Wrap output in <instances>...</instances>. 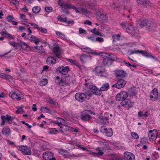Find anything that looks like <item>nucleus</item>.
Masks as SVG:
<instances>
[{
  "instance_id": "nucleus-1",
  "label": "nucleus",
  "mask_w": 160,
  "mask_h": 160,
  "mask_svg": "<svg viewBox=\"0 0 160 160\" xmlns=\"http://www.w3.org/2000/svg\"><path fill=\"white\" fill-rule=\"evenodd\" d=\"M128 53L129 55H131L134 53L137 54L138 53L142 54L147 58H152L156 61H158V59L155 57L151 55L150 53H148L146 51H144L142 50H137L134 49L132 50H129Z\"/></svg>"
},
{
  "instance_id": "nucleus-2",
  "label": "nucleus",
  "mask_w": 160,
  "mask_h": 160,
  "mask_svg": "<svg viewBox=\"0 0 160 160\" xmlns=\"http://www.w3.org/2000/svg\"><path fill=\"white\" fill-rule=\"evenodd\" d=\"M1 118L2 121L1 125L3 126L5 125V122H7L8 124H11L13 119V117H11L9 115L7 114L5 116H1Z\"/></svg>"
},
{
  "instance_id": "nucleus-3",
  "label": "nucleus",
  "mask_w": 160,
  "mask_h": 160,
  "mask_svg": "<svg viewBox=\"0 0 160 160\" xmlns=\"http://www.w3.org/2000/svg\"><path fill=\"white\" fill-rule=\"evenodd\" d=\"M10 97L12 99L20 100L23 98V95L17 91L11 92L9 94Z\"/></svg>"
},
{
  "instance_id": "nucleus-4",
  "label": "nucleus",
  "mask_w": 160,
  "mask_h": 160,
  "mask_svg": "<svg viewBox=\"0 0 160 160\" xmlns=\"http://www.w3.org/2000/svg\"><path fill=\"white\" fill-rule=\"evenodd\" d=\"M89 112L90 114H95V113L92 112L91 110H86L81 115V118L82 120L84 121H88L91 118V116L89 115L88 112Z\"/></svg>"
},
{
  "instance_id": "nucleus-5",
  "label": "nucleus",
  "mask_w": 160,
  "mask_h": 160,
  "mask_svg": "<svg viewBox=\"0 0 160 160\" xmlns=\"http://www.w3.org/2000/svg\"><path fill=\"white\" fill-rule=\"evenodd\" d=\"M104 54L107 55L108 56H106L105 58H104L103 60V64L104 65H111L112 61L116 58V57L115 56H113V57H108V56H110V54L106 53H104Z\"/></svg>"
},
{
  "instance_id": "nucleus-6",
  "label": "nucleus",
  "mask_w": 160,
  "mask_h": 160,
  "mask_svg": "<svg viewBox=\"0 0 160 160\" xmlns=\"http://www.w3.org/2000/svg\"><path fill=\"white\" fill-rule=\"evenodd\" d=\"M128 93L125 91H122L118 93L116 97L117 101H122L126 99L128 97Z\"/></svg>"
},
{
  "instance_id": "nucleus-7",
  "label": "nucleus",
  "mask_w": 160,
  "mask_h": 160,
  "mask_svg": "<svg viewBox=\"0 0 160 160\" xmlns=\"http://www.w3.org/2000/svg\"><path fill=\"white\" fill-rule=\"evenodd\" d=\"M126 83V81L123 79L118 80L117 83L114 84L112 86V87H115L118 89H120L124 87Z\"/></svg>"
},
{
  "instance_id": "nucleus-8",
  "label": "nucleus",
  "mask_w": 160,
  "mask_h": 160,
  "mask_svg": "<svg viewBox=\"0 0 160 160\" xmlns=\"http://www.w3.org/2000/svg\"><path fill=\"white\" fill-rule=\"evenodd\" d=\"M100 132L103 133H105L106 135L109 137H110L112 135L113 132L112 128H109L107 129L104 126L101 127Z\"/></svg>"
},
{
  "instance_id": "nucleus-9",
  "label": "nucleus",
  "mask_w": 160,
  "mask_h": 160,
  "mask_svg": "<svg viewBox=\"0 0 160 160\" xmlns=\"http://www.w3.org/2000/svg\"><path fill=\"white\" fill-rule=\"evenodd\" d=\"M18 150L21 151L24 154L30 155L31 154V151L29 148L25 146L19 147Z\"/></svg>"
},
{
  "instance_id": "nucleus-10",
  "label": "nucleus",
  "mask_w": 160,
  "mask_h": 160,
  "mask_svg": "<svg viewBox=\"0 0 160 160\" xmlns=\"http://www.w3.org/2000/svg\"><path fill=\"white\" fill-rule=\"evenodd\" d=\"M157 130H149L148 136L150 141L155 140L157 138Z\"/></svg>"
},
{
  "instance_id": "nucleus-11",
  "label": "nucleus",
  "mask_w": 160,
  "mask_h": 160,
  "mask_svg": "<svg viewBox=\"0 0 160 160\" xmlns=\"http://www.w3.org/2000/svg\"><path fill=\"white\" fill-rule=\"evenodd\" d=\"M42 156L45 160H56L55 158L53 157V153L50 152L44 153Z\"/></svg>"
},
{
  "instance_id": "nucleus-12",
  "label": "nucleus",
  "mask_w": 160,
  "mask_h": 160,
  "mask_svg": "<svg viewBox=\"0 0 160 160\" xmlns=\"http://www.w3.org/2000/svg\"><path fill=\"white\" fill-rule=\"evenodd\" d=\"M86 96L84 93H77L75 95V98L78 101L82 102L86 98Z\"/></svg>"
},
{
  "instance_id": "nucleus-13",
  "label": "nucleus",
  "mask_w": 160,
  "mask_h": 160,
  "mask_svg": "<svg viewBox=\"0 0 160 160\" xmlns=\"http://www.w3.org/2000/svg\"><path fill=\"white\" fill-rule=\"evenodd\" d=\"M121 104L126 108H131L133 106V103L130 100L126 99L122 101Z\"/></svg>"
},
{
  "instance_id": "nucleus-14",
  "label": "nucleus",
  "mask_w": 160,
  "mask_h": 160,
  "mask_svg": "<svg viewBox=\"0 0 160 160\" xmlns=\"http://www.w3.org/2000/svg\"><path fill=\"white\" fill-rule=\"evenodd\" d=\"M124 158L126 160H135L134 155L131 152H128L124 153Z\"/></svg>"
},
{
  "instance_id": "nucleus-15",
  "label": "nucleus",
  "mask_w": 160,
  "mask_h": 160,
  "mask_svg": "<svg viewBox=\"0 0 160 160\" xmlns=\"http://www.w3.org/2000/svg\"><path fill=\"white\" fill-rule=\"evenodd\" d=\"M156 26V24L154 20L152 19H147V27L148 29H152Z\"/></svg>"
},
{
  "instance_id": "nucleus-16",
  "label": "nucleus",
  "mask_w": 160,
  "mask_h": 160,
  "mask_svg": "<svg viewBox=\"0 0 160 160\" xmlns=\"http://www.w3.org/2000/svg\"><path fill=\"white\" fill-rule=\"evenodd\" d=\"M95 71L97 73L100 75L101 76H102L105 72V70L103 67L98 66L95 68Z\"/></svg>"
},
{
  "instance_id": "nucleus-17",
  "label": "nucleus",
  "mask_w": 160,
  "mask_h": 160,
  "mask_svg": "<svg viewBox=\"0 0 160 160\" xmlns=\"http://www.w3.org/2000/svg\"><path fill=\"white\" fill-rule=\"evenodd\" d=\"M89 88L93 94L98 95H100L101 94V91L94 86H90Z\"/></svg>"
},
{
  "instance_id": "nucleus-18",
  "label": "nucleus",
  "mask_w": 160,
  "mask_h": 160,
  "mask_svg": "<svg viewBox=\"0 0 160 160\" xmlns=\"http://www.w3.org/2000/svg\"><path fill=\"white\" fill-rule=\"evenodd\" d=\"M27 36V38L28 39L33 41L36 44H38L40 42V40L37 38L32 35L28 34Z\"/></svg>"
},
{
  "instance_id": "nucleus-19",
  "label": "nucleus",
  "mask_w": 160,
  "mask_h": 160,
  "mask_svg": "<svg viewBox=\"0 0 160 160\" xmlns=\"http://www.w3.org/2000/svg\"><path fill=\"white\" fill-rule=\"evenodd\" d=\"M51 122L54 123L58 125L61 128H62V127L61 126V125H65V120L60 118H58L57 119L56 121H52Z\"/></svg>"
},
{
  "instance_id": "nucleus-20",
  "label": "nucleus",
  "mask_w": 160,
  "mask_h": 160,
  "mask_svg": "<svg viewBox=\"0 0 160 160\" xmlns=\"http://www.w3.org/2000/svg\"><path fill=\"white\" fill-rule=\"evenodd\" d=\"M158 93L157 90L154 89L150 95L151 99L152 101H155L158 98Z\"/></svg>"
},
{
  "instance_id": "nucleus-21",
  "label": "nucleus",
  "mask_w": 160,
  "mask_h": 160,
  "mask_svg": "<svg viewBox=\"0 0 160 160\" xmlns=\"http://www.w3.org/2000/svg\"><path fill=\"white\" fill-rule=\"evenodd\" d=\"M69 70V67L68 66L64 67L62 66L57 68V71L64 75H66L68 72Z\"/></svg>"
},
{
  "instance_id": "nucleus-22",
  "label": "nucleus",
  "mask_w": 160,
  "mask_h": 160,
  "mask_svg": "<svg viewBox=\"0 0 160 160\" xmlns=\"http://www.w3.org/2000/svg\"><path fill=\"white\" fill-rule=\"evenodd\" d=\"M126 31L128 33L133 35H135V28L131 24H130L129 26L127 27Z\"/></svg>"
},
{
  "instance_id": "nucleus-23",
  "label": "nucleus",
  "mask_w": 160,
  "mask_h": 160,
  "mask_svg": "<svg viewBox=\"0 0 160 160\" xmlns=\"http://www.w3.org/2000/svg\"><path fill=\"white\" fill-rule=\"evenodd\" d=\"M126 74V72L121 70H118L115 73V76L117 77H124Z\"/></svg>"
},
{
  "instance_id": "nucleus-24",
  "label": "nucleus",
  "mask_w": 160,
  "mask_h": 160,
  "mask_svg": "<svg viewBox=\"0 0 160 160\" xmlns=\"http://www.w3.org/2000/svg\"><path fill=\"white\" fill-rule=\"evenodd\" d=\"M136 1L138 4L144 6H147L150 4L149 1L148 0H136Z\"/></svg>"
},
{
  "instance_id": "nucleus-25",
  "label": "nucleus",
  "mask_w": 160,
  "mask_h": 160,
  "mask_svg": "<svg viewBox=\"0 0 160 160\" xmlns=\"http://www.w3.org/2000/svg\"><path fill=\"white\" fill-rule=\"evenodd\" d=\"M0 34L2 36H3L5 38H9L11 39H13V38L12 36L10 34L8 33L6 30H3Z\"/></svg>"
},
{
  "instance_id": "nucleus-26",
  "label": "nucleus",
  "mask_w": 160,
  "mask_h": 160,
  "mask_svg": "<svg viewBox=\"0 0 160 160\" xmlns=\"http://www.w3.org/2000/svg\"><path fill=\"white\" fill-rule=\"evenodd\" d=\"M11 132L9 128L7 127L3 128L2 133L5 136H8L9 135Z\"/></svg>"
},
{
  "instance_id": "nucleus-27",
  "label": "nucleus",
  "mask_w": 160,
  "mask_h": 160,
  "mask_svg": "<svg viewBox=\"0 0 160 160\" xmlns=\"http://www.w3.org/2000/svg\"><path fill=\"white\" fill-rule=\"evenodd\" d=\"M108 119V117L103 116H100L98 119V121L102 124H105Z\"/></svg>"
},
{
  "instance_id": "nucleus-28",
  "label": "nucleus",
  "mask_w": 160,
  "mask_h": 160,
  "mask_svg": "<svg viewBox=\"0 0 160 160\" xmlns=\"http://www.w3.org/2000/svg\"><path fill=\"white\" fill-rule=\"evenodd\" d=\"M90 59V56L86 54L82 55L80 57V59L81 61L83 63L87 62Z\"/></svg>"
},
{
  "instance_id": "nucleus-29",
  "label": "nucleus",
  "mask_w": 160,
  "mask_h": 160,
  "mask_svg": "<svg viewBox=\"0 0 160 160\" xmlns=\"http://www.w3.org/2000/svg\"><path fill=\"white\" fill-rule=\"evenodd\" d=\"M47 62L48 64H55L56 62V59L52 57H49L47 58Z\"/></svg>"
},
{
  "instance_id": "nucleus-30",
  "label": "nucleus",
  "mask_w": 160,
  "mask_h": 160,
  "mask_svg": "<svg viewBox=\"0 0 160 160\" xmlns=\"http://www.w3.org/2000/svg\"><path fill=\"white\" fill-rule=\"evenodd\" d=\"M52 51L55 53V54L56 55V57L57 58H59L60 55L59 54L61 52L59 47H54L53 48Z\"/></svg>"
},
{
  "instance_id": "nucleus-31",
  "label": "nucleus",
  "mask_w": 160,
  "mask_h": 160,
  "mask_svg": "<svg viewBox=\"0 0 160 160\" xmlns=\"http://www.w3.org/2000/svg\"><path fill=\"white\" fill-rule=\"evenodd\" d=\"M109 88V85L108 83H106L103 84L102 86L101 87L100 89L99 90L102 91H107Z\"/></svg>"
},
{
  "instance_id": "nucleus-32",
  "label": "nucleus",
  "mask_w": 160,
  "mask_h": 160,
  "mask_svg": "<svg viewBox=\"0 0 160 160\" xmlns=\"http://www.w3.org/2000/svg\"><path fill=\"white\" fill-rule=\"evenodd\" d=\"M96 151L97 152L95 153V155H94L95 157L98 156H102L104 154L103 152L101 150H100V148L99 147H98L96 149Z\"/></svg>"
},
{
  "instance_id": "nucleus-33",
  "label": "nucleus",
  "mask_w": 160,
  "mask_h": 160,
  "mask_svg": "<svg viewBox=\"0 0 160 160\" xmlns=\"http://www.w3.org/2000/svg\"><path fill=\"white\" fill-rule=\"evenodd\" d=\"M24 50L26 49L29 47L27 44L24 42L22 41L19 42V46Z\"/></svg>"
},
{
  "instance_id": "nucleus-34",
  "label": "nucleus",
  "mask_w": 160,
  "mask_h": 160,
  "mask_svg": "<svg viewBox=\"0 0 160 160\" xmlns=\"http://www.w3.org/2000/svg\"><path fill=\"white\" fill-rule=\"evenodd\" d=\"M128 93L131 96H135L136 94V90L132 88L129 89Z\"/></svg>"
},
{
  "instance_id": "nucleus-35",
  "label": "nucleus",
  "mask_w": 160,
  "mask_h": 160,
  "mask_svg": "<svg viewBox=\"0 0 160 160\" xmlns=\"http://www.w3.org/2000/svg\"><path fill=\"white\" fill-rule=\"evenodd\" d=\"M99 17L102 22L107 20L108 19L107 16L105 14H100Z\"/></svg>"
},
{
  "instance_id": "nucleus-36",
  "label": "nucleus",
  "mask_w": 160,
  "mask_h": 160,
  "mask_svg": "<svg viewBox=\"0 0 160 160\" xmlns=\"http://www.w3.org/2000/svg\"><path fill=\"white\" fill-rule=\"evenodd\" d=\"M41 10L39 6L34 7L32 9L33 12L35 13H37L39 12Z\"/></svg>"
},
{
  "instance_id": "nucleus-37",
  "label": "nucleus",
  "mask_w": 160,
  "mask_h": 160,
  "mask_svg": "<svg viewBox=\"0 0 160 160\" xmlns=\"http://www.w3.org/2000/svg\"><path fill=\"white\" fill-rule=\"evenodd\" d=\"M91 32L98 36H101V33L98 31L97 30L96 28H94L93 29H92L91 30Z\"/></svg>"
},
{
  "instance_id": "nucleus-38",
  "label": "nucleus",
  "mask_w": 160,
  "mask_h": 160,
  "mask_svg": "<svg viewBox=\"0 0 160 160\" xmlns=\"http://www.w3.org/2000/svg\"><path fill=\"white\" fill-rule=\"evenodd\" d=\"M130 24L126 21H124L121 23V25L123 29H126L127 28L128 26H129Z\"/></svg>"
},
{
  "instance_id": "nucleus-39",
  "label": "nucleus",
  "mask_w": 160,
  "mask_h": 160,
  "mask_svg": "<svg viewBox=\"0 0 160 160\" xmlns=\"http://www.w3.org/2000/svg\"><path fill=\"white\" fill-rule=\"evenodd\" d=\"M147 19L143 20L140 23V26L142 28L144 26L147 27Z\"/></svg>"
},
{
  "instance_id": "nucleus-40",
  "label": "nucleus",
  "mask_w": 160,
  "mask_h": 160,
  "mask_svg": "<svg viewBox=\"0 0 160 160\" xmlns=\"http://www.w3.org/2000/svg\"><path fill=\"white\" fill-rule=\"evenodd\" d=\"M68 152L65 150L62 149H60L59 151V153L61 155H63L64 156H66L68 154Z\"/></svg>"
},
{
  "instance_id": "nucleus-41",
  "label": "nucleus",
  "mask_w": 160,
  "mask_h": 160,
  "mask_svg": "<svg viewBox=\"0 0 160 160\" xmlns=\"http://www.w3.org/2000/svg\"><path fill=\"white\" fill-rule=\"evenodd\" d=\"M82 50L87 53H91L92 52V50L89 48H81Z\"/></svg>"
},
{
  "instance_id": "nucleus-42",
  "label": "nucleus",
  "mask_w": 160,
  "mask_h": 160,
  "mask_svg": "<svg viewBox=\"0 0 160 160\" xmlns=\"http://www.w3.org/2000/svg\"><path fill=\"white\" fill-rule=\"evenodd\" d=\"M120 35L119 34H114L112 35V37L113 38V41H116V40H119V38L120 37Z\"/></svg>"
},
{
  "instance_id": "nucleus-43",
  "label": "nucleus",
  "mask_w": 160,
  "mask_h": 160,
  "mask_svg": "<svg viewBox=\"0 0 160 160\" xmlns=\"http://www.w3.org/2000/svg\"><path fill=\"white\" fill-rule=\"evenodd\" d=\"M33 155L37 157H39L41 154V152L37 150H33Z\"/></svg>"
},
{
  "instance_id": "nucleus-44",
  "label": "nucleus",
  "mask_w": 160,
  "mask_h": 160,
  "mask_svg": "<svg viewBox=\"0 0 160 160\" xmlns=\"http://www.w3.org/2000/svg\"><path fill=\"white\" fill-rule=\"evenodd\" d=\"M48 80L47 79H43L40 83V85L41 86H45L48 83Z\"/></svg>"
},
{
  "instance_id": "nucleus-45",
  "label": "nucleus",
  "mask_w": 160,
  "mask_h": 160,
  "mask_svg": "<svg viewBox=\"0 0 160 160\" xmlns=\"http://www.w3.org/2000/svg\"><path fill=\"white\" fill-rule=\"evenodd\" d=\"M66 129L70 131L74 132H78V130L77 129H74L70 126H67L66 127Z\"/></svg>"
},
{
  "instance_id": "nucleus-46",
  "label": "nucleus",
  "mask_w": 160,
  "mask_h": 160,
  "mask_svg": "<svg viewBox=\"0 0 160 160\" xmlns=\"http://www.w3.org/2000/svg\"><path fill=\"white\" fill-rule=\"evenodd\" d=\"M78 9H79L80 11V13H84L85 14L88 13V11L86 9L82 8H79Z\"/></svg>"
},
{
  "instance_id": "nucleus-47",
  "label": "nucleus",
  "mask_w": 160,
  "mask_h": 160,
  "mask_svg": "<svg viewBox=\"0 0 160 160\" xmlns=\"http://www.w3.org/2000/svg\"><path fill=\"white\" fill-rule=\"evenodd\" d=\"M131 135L133 138L137 139L139 138V136L135 132H132L131 133Z\"/></svg>"
},
{
  "instance_id": "nucleus-48",
  "label": "nucleus",
  "mask_w": 160,
  "mask_h": 160,
  "mask_svg": "<svg viewBox=\"0 0 160 160\" xmlns=\"http://www.w3.org/2000/svg\"><path fill=\"white\" fill-rule=\"evenodd\" d=\"M58 130H55V129H50L48 133L50 134H55L57 132H58Z\"/></svg>"
},
{
  "instance_id": "nucleus-49",
  "label": "nucleus",
  "mask_w": 160,
  "mask_h": 160,
  "mask_svg": "<svg viewBox=\"0 0 160 160\" xmlns=\"http://www.w3.org/2000/svg\"><path fill=\"white\" fill-rule=\"evenodd\" d=\"M111 7L113 9L118 10L120 6L118 5H117L116 4L113 3L111 5Z\"/></svg>"
},
{
  "instance_id": "nucleus-50",
  "label": "nucleus",
  "mask_w": 160,
  "mask_h": 160,
  "mask_svg": "<svg viewBox=\"0 0 160 160\" xmlns=\"http://www.w3.org/2000/svg\"><path fill=\"white\" fill-rule=\"evenodd\" d=\"M10 44L14 47H16L19 46V42H18L16 43L14 42H10Z\"/></svg>"
},
{
  "instance_id": "nucleus-51",
  "label": "nucleus",
  "mask_w": 160,
  "mask_h": 160,
  "mask_svg": "<svg viewBox=\"0 0 160 160\" xmlns=\"http://www.w3.org/2000/svg\"><path fill=\"white\" fill-rule=\"evenodd\" d=\"M38 30H39L41 33H46L47 32V30L46 29L43 28H39Z\"/></svg>"
},
{
  "instance_id": "nucleus-52",
  "label": "nucleus",
  "mask_w": 160,
  "mask_h": 160,
  "mask_svg": "<svg viewBox=\"0 0 160 160\" xmlns=\"http://www.w3.org/2000/svg\"><path fill=\"white\" fill-rule=\"evenodd\" d=\"M14 19L13 18L11 15L8 16L7 18V21L9 22H12Z\"/></svg>"
},
{
  "instance_id": "nucleus-53",
  "label": "nucleus",
  "mask_w": 160,
  "mask_h": 160,
  "mask_svg": "<svg viewBox=\"0 0 160 160\" xmlns=\"http://www.w3.org/2000/svg\"><path fill=\"white\" fill-rule=\"evenodd\" d=\"M67 84V83L66 82L64 81L63 80H60V82L59 85L62 86H64Z\"/></svg>"
},
{
  "instance_id": "nucleus-54",
  "label": "nucleus",
  "mask_w": 160,
  "mask_h": 160,
  "mask_svg": "<svg viewBox=\"0 0 160 160\" xmlns=\"http://www.w3.org/2000/svg\"><path fill=\"white\" fill-rule=\"evenodd\" d=\"M114 160H123L122 158L120 156H115L113 158Z\"/></svg>"
},
{
  "instance_id": "nucleus-55",
  "label": "nucleus",
  "mask_w": 160,
  "mask_h": 160,
  "mask_svg": "<svg viewBox=\"0 0 160 160\" xmlns=\"http://www.w3.org/2000/svg\"><path fill=\"white\" fill-rule=\"evenodd\" d=\"M30 24L32 26V28H37L38 29V28H39L37 25L35 23H30Z\"/></svg>"
},
{
  "instance_id": "nucleus-56",
  "label": "nucleus",
  "mask_w": 160,
  "mask_h": 160,
  "mask_svg": "<svg viewBox=\"0 0 160 160\" xmlns=\"http://www.w3.org/2000/svg\"><path fill=\"white\" fill-rule=\"evenodd\" d=\"M52 9L51 7H46L45 10L46 12H49L52 11Z\"/></svg>"
},
{
  "instance_id": "nucleus-57",
  "label": "nucleus",
  "mask_w": 160,
  "mask_h": 160,
  "mask_svg": "<svg viewBox=\"0 0 160 160\" xmlns=\"http://www.w3.org/2000/svg\"><path fill=\"white\" fill-rule=\"evenodd\" d=\"M23 108V107H19V108L17 110V112L18 113H22L24 112L22 109V108Z\"/></svg>"
},
{
  "instance_id": "nucleus-58",
  "label": "nucleus",
  "mask_w": 160,
  "mask_h": 160,
  "mask_svg": "<svg viewBox=\"0 0 160 160\" xmlns=\"http://www.w3.org/2000/svg\"><path fill=\"white\" fill-rule=\"evenodd\" d=\"M11 2L16 6H18L19 5V2L16 0H13Z\"/></svg>"
},
{
  "instance_id": "nucleus-59",
  "label": "nucleus",
  "mask_w": 160,
  "mask_h": 160,
  "mask_svg": "<svg viewBox=\"0 0 160 160\" xmlns=\"http://www.w3.org/2000/svg\"><path fill=\"white\" fill-rule=\"evenodd\" d=\"M61 79L60 78V77L59 76H57L55 78V82L56 83H58L59 84L60 82V80Z\"/></svg>"
},
{
  "instance_id": "nucleus-60",
  "label": "nucleus",
  "mask_w": 160,
  "mask_h": 160,
  "mask_svg": "<svg viewBox=\"0 0 160 160\" xmlns=\"http://www.w3.org/2000/svg\"><path fill=\"white\" fill-rule=\"evenodd\" d=\"M6 79L10 81V80H12V77L10 75H7Z\"/></svg>"
},
{
  "instance_id": "nucleus-61",
  "label": "nucleus",
  "mask_w": 160,
  "mask_h": 160,
  "mask_svg": "<svg viewBox=\"0 0 160 160\" xmlns=\"http://www.w3.org/2000/svg\"><path fill=\"white\" fill-rule=\"evenodd\" d=\"M95 40L98 41L100 42H102L103 41V39L102 38L98 37L95 39Z\"/></svg>"
},
{
  "instance_id": "nucleus-62",
  "label": "nucleus",
  "mask_w": 160,
  "mask_h": 160,
  "mask_svg": "<svg viewBox=\"0 0 160 160\" xmlns=\"http://www.w3.org/2000/svg\"><path fill=\"white\" fill-rule=\"evenodd\" d=\"M86 32V30L82 29L81 28H80L79 29V34H82Z\"/></svg>"
},
{
  "instance_id": "nucleus-63",
  "label": "nucleus",
  "mask_w": 160,
  "mask_h": 160,
  "mask_svg": "<svg viewBox=\"0 0 160 160\" xmlns=\"http://www.w3.org/2000/svg\"><path fill=\"white\" fill-rule=\"evenodd\" d=\"M22 122L23 124H25L28 127V128H31V126L29 125L28 123H26L24 121H22Z\"/></svg>"
},
{
  "instance_id": "nucleus-64",
  "label": "nucleus",
  "mask_w": 160,
  "mask_h": 160,
  "mask_svg": "<svg viewBox=\"0 0 160 160\" xmlns=\"http://www.w3.org/2000/svg\"><path fill=\"white\" fill-rule=\"evenodd\" d=\"M84 24H88V25H91V24L92 22L91 21H89V20H87L85 21L84 22Z\"/></svg>"
}]
</instances>
